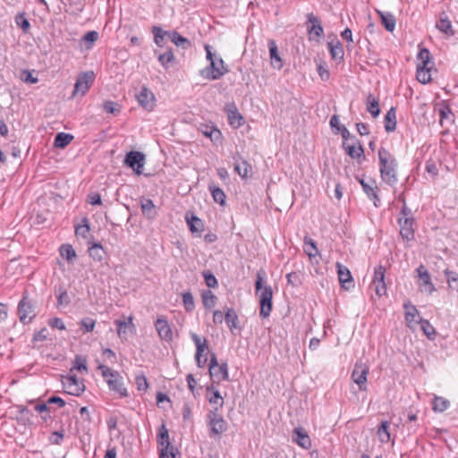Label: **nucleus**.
<instances>
[{
	"instance_id": "obj_1",
	"label": "nucleus",
	"mask_w": 458,
	"mask_h": 458,
	"mask_svg": "<svg viewBox=\"0 0 458 458\" xmlns=\"http://www.w3.org/2000/svg\"><path fill=\"white\" fill-rule=\"evenodd\" d=\"M380 177L389 186H394L398 182L397 161L386 148L381 147L377 152Z\"/></svg>"
},
{
	"instance_id": "obj_2",
	"label": "nucleus",
	"mask_w": 458,
	"mask_h": 458,
	"mask_svg": "<svg viewBox=\"0 0 458 458\" xmlns=\"http://www.w3.org/2000/svg\"><path fill=\"white\" fill-rule=\"evenodd\" d=\"M266 273L263 269L257 272L255 282V292L259 297V316L262 318L269 317L273 309V290L270 285H262Z\"/></svg>"
},
{
	"instance_id": "obj_3",
	"label": "nucleus",
	"mask_w": 458,
	"mask_h": 458,
	"mask_svg": "<svg viewBox=\"0 0 458 458\" xmlns=\"http://www.w3.org/2000/svg\"><path fill=\"white\" fill-rule=\"evenodd\" d=\"M206 57L209 61V65L200 70L199 74L207 80L216 81L220 79L228 72V69L225 65V62L221 57L215 58L212 53V47L205 45Z\"/></svg>"
},
{
	"instance_id": "obj_4",
	"label": "nucleus",
	"mask_w": 458,
	"mask_h": 458,
	"mask_svg": "<svg viewBox=\"0 0 458 458\" xmlns=\"http://www.w3.org/2000/svg\"><path fill=\"white\" fill-rule=\"evenodd\" d=\"M98 369L101 371L109 390L115 392L120 397H126L128 392L123 384V378L118 371L111 369L109 367L99 364Z\"/></svg>"
},
{
	"instance_id": "obj_5",
	"label": "nucleus",
	"mask_w": 458,
	"mask_h": 458,
	"mask_svg": "<svg viewBox=\"0 0 458 458\" xmlns=\"http://www.w3.org/2000/svg\"><path fill=\"white\" fill-rule=\"evenodd\" d=\"M433 67L432 57L428 48H420L417 55L416 78L423 84L431 81L430 71Z\"/></svg>"
},
{
	"instance_id": "obj_6",
	"label": "nucleus",
	"mask_w": 458,
	"mask_h": 458,
	"mask_svg": "<svg viewBox=\"0 0 458 458\" xmlns=\"http://www.w3.org/2000/svg\"><path fill=\"white\" fill-rule=\"evenodd\" d=\"M398 224L402 238L407 242L413 240L415 233V219L412 216L411 210L405 205L400 211Z\"/></svg>"
},
{
	"instance_id": "obj_7",
	"label": "nucleus",
	"mask_w": 458,
	"mask_h": 458,
	"mask_svg": "<svg viewBox=\"0 0 458 458\" xmlns=\"http://www.w3.org/2000/svg\"><path fill=\"white\" fill-rule=\"evenodd\" d=\"M159 445V458H176L174 439L169 436V431H159L157 438Z\"/></svg>"
},
{
	"instance_id": "obj_8",
	"label": "nucleus",
	"mask_w": 458,
	"mask_h": 458,
	"mask_svg": "<svg viewBox=\"0 0 458 458\" xmlns=\"http://www.w3.org/2000/svg\"><path fill=\"white\" fill-rule=\"evenodd\" d=\"M18 316L20 321L24 324H30L36 317L34 305L28 298V293H24L21 300L18 304Z\"/></svg>"
},
{
	"instance_id": "obj_9",
	"label": "nucleus",
	"mask_w": 458,
	"mask_h": 458,
	"mask_svg": "<svg viewBox=\"0 0 458 458\" xmlns=\"http://www.w3.org/2000/svg\"><path fill=\"white\" fill-rule=\"evenodd\" d=\"M94 81L95 73L93 71H88L80 73L74 84L72 97H75L78 94H80L81 96H84L92 86Z\"/></svg>"
},
{
	"instance_id": "obj_10",
	"label": "nucleus",
	"mask_w": 458,
	"mask_h": 458,
	"mask_svg": "<svg viewBox=\"0 0 458 458\" xmlns=\"http://www.w3.org/2000/svg\"><path fill=\"white\" fill-rule=\"evenodd\" d=\"M62 385L65 393L79 396L85 390V386L82 380H80L75 375H67L63 377Z\"/></svg>"
},
{
	"instance_id": "obj_11",
	"label": "nucleus",
	"mask_w": 458,
	"mask_h": 458,
	"mask_svg": "<svg viewBox=\"0 0 458 458\" xmlns=\"http://www.w3.org/2000/svg\"><path fill=\"white\" fill-rule=\"evenodd\" d=\"M416 272L419 277L418 285L420 292L432 294L436 291V288L427 268L423 265H420Z\"/></svg>"
},
{
	"instance_id": "obj_12",
	"label": "nucleus",
	"mask_w": 458,
	"mask_h": 458,
	"mask_svg": "<svg viewBox=\"0 0 458 458\" xmlns=\"http://www.w3.org/2000/svg\"><path fill=\"white\" fill-rule=\"evenodd\" d=\"M369 367L362 362H356L352 372V379L356 383L360 391L367 390V377Z\"/></svg>"
},
{
	"instance_id": "obj_13",
	"label": "nucleus",
	"mask_w": 458,
	"mask_h": 458,
	"mask_svg": "<svg viewBox=\"0 0 458 458\" xmlns=\"http://www.w3.org/2000/svg\"><path fill=\"white\" fill-rule=\"evenodd\" d=\"M385 274L386 268L382 265H378L375 267L371 285L374 287L375 293L378 297H382L386 294Z\"/></svg>"
},
{
	"instance_id": "obj_14",
	"label": "nucleus",
	"mask_w": 458,
	"mask_h": 458,
	"mask_svg": "<svg viewBox=\"0 0 458 458\" xmlns=\"http://www.w3.org/2000/svg\"><path fill=\"white\" fill-rule=\"evenodd\" d=\"M145 156L140 151H130L127 153L124 162L132 168L136 174H140L144 166Z\"/></svg>"
},
{
	"instance_id": "obj_15",
	"label": "nucleus",
	"mask_w": 458,
	"mask_h": 458,
	"mask_svg": "<svg viewBox=\"0 0 458 458\" xmlns=\"http://www.w3.org/2000/svg\"><path fill=\"white\" fill-rule=\"evenodd\" d=\"M307 31L310 36V39L321 38L324 35V29L321 25L320 20L312 13L307 15Z\"/></svg>"
},
{
	"instance_id": "obj_16",
	"label": "nucleus",
	"mask_w": 458,
	"mask_h": 458,
	"mask_svg": "<svg viewBox=\"0 0 458 458\" xmlns=\"http://www.w3.org/2000/svg\"><path fill=\"white\" fill-rule=\"evenodd\" d=\"M155 328L161 340L171 342L173 340V331L166 318H158L155 322Z\"/></svg>"
},
{
	"instance_id": "obj_17",
	"label": "nucleus",
	"mask_w": 458,
	"mask_h": 458,
	"mask_svg": "<svg viewBox=\"0 0 458 458\" xmlns=\"http://www.w3.org/2000/svg\"><path fill=\"white\" fill-rule=\"evenodd\" d=\"M137 100L140 106L148 111H151L155 106V96L147 87H142L137 95Z\"/></svg>"
},
{
	"instance_id": "obj_18",
	"label": "nucleus",
	"mask_w": 458,
	"mask_h": 458,
	"mask_svg": "<svg viewBox=\"0 0 458 458\" xmlns=\"http://www.w3.org/2000/svg\"><path fill=\"white\" fill-rule=\"evenodd\" d=\"M32 404L33 411L38 414L43 422L48 426V421L52 420V414L54 413L51 406H49L46 402H38L36 403H32Z\"/></svg>"
},
{
	"instance_id": "obj_19",
	"label": "nucleus",
	"mask_w": 458,
	"mask_h": 458,
	"mask_svg": "<svg viewBox=\"0 0 458 458\" xmlns=\"http://www.w3.org/2000/svg\"><path fill=\"white\" fill-rule=\"evenodd\" d=\"M229 124L233 128H240L244 123L243 116L239 113L236 106L233 103L226 108Z\"/></svg>"
},
{
	"instance_id": "obj_20",
	"label": "nucleus",
	"mask_w": 458,
	"mask_h": 458,
	"mask_svg": "<svg viewBox=\"0 0 458 458\" xmlns=\"http://www.w3.org/2000/svg\"><path fill=\"white\" fill-rule=\"evenodd\" d=\"M353 140L354 141L352 144H348L347 142L344 141L343 148L350 157L353 159H359L361 157V156H363L364 149L360 142L355 139V137H353Z\"/></svg>"
},
{
	"instance_id": "obj_21",
	"label": "nucleus",
	"mask_w": 458,
	"mask_h": 458,
	"mask_svg": "<svg viewBox=\"0 0 458 458\" xmlns=\"http://www.w3.org/2000/svg\"><path fill=\"white\" fill-rule=\"evenodd\" d=\"M207 397L209 403L214 407V411H218L224 405V398L221 396L220 392L214 386L207 387Z\"/></svg>"
},
{
	"instance_id": "obj_22",
	"label": "nucleus",
	"mask_w": 458,
	"mask_h": 458,
	"mask_svg": "<svg viewBox=\"0 0 458 458\" xmlns=\"http://www.w3.org/2000/svg\"><path fill=\"white\" fill-rule=\"evenodd\" d=\"M403 308L405 310V321L407 326L410 328H413L415 325L420 323L419 311L416 306L411 304L410 302L404 303Z\"/></svg>"
},
{
	"instance_id": "obj_23",
	"label": "nucleus",
	"mask_w": 458,
	"mask_h": 458,
	"mask_svg": "<svg viewBox=\"0 0 458 458\" xmlns=\"http://www.w3.org/2000/svg\"><path fill=\"white\" fill-rule=\"evenodd\" d=\"M234 171L243 179H246L249 177L250 174L251 173V165L250 163L241 157L240 156L234 157Z\"/></svg>"
},
{
	"instance_id": "obj_24",
	"label": "nucleus",
	"mask_w": 458,
	"mask_h": 458,
	"mask_svg": "<svg viewBox=\"0 0 458 458\" xmlns=\"http://www.w3.org/2000/svg\"><path fill=\"white\" fill-rule=\"evenodd\" d=\"M209 375L214 383L216 382L219 384L221 381L228 380L229 373L227 363L224 362L219 364L214 371L209 372Z\"/></svg>"
},
{
	"instance_id": "obj_25",
	"label": "nucleus",
	"mask_w": 458,
	"mask_h": 458,
	"mask_svg": "<svg viewBox=\"0 0 458 458\" xmlns=\"http://www.w3.org/2000/svg\"><path fill=\"white\" fill-rule=\"evenodd\" d=\"M269 55L271 59V65L277 70L282 69L284 64L278 54V48L274 39L268 41Z\"/></svg>"
},
{
	"instance_id": "obj_26",
	"label": "nucleus",
	"mask_w": 458,
	"mask_h": 458,
	"mask_svg": "<svg viewBox=\"0 0 458 458\" xmlns=\"http://www.w3.org/2000/svg\"><path fill=\"white\" fill-rule=\"evenodd\" d=\"M191 338L196 346V356H203L208 351V340L196 333H191Z\"/></svg>"
},
{
	"instance_id": "obj_27",
	"label": "nucleus",
	"mask_w": 458,
	"mask_h": 458,
	"mask_svg": "<svg viewBox=\"0 0 458 458\" xmlns=\"http://www.w3.org/2000/svg\"><path fill=\"white\" fill-rule=\"evenodd\" d=\"M208 425L210 429H223L225 426V421L217 411H211L208 414Z\"/></svg>"
},
{
	"instance_id": "obj_28",
	"label": "nucleus",
	"mask_w": 458,
	"mask_h": 458,
	"mask_svg": "<svg viewBox=\"0 0 458 458\" xmlns=\"http://www.w3.org/2000/svg\"><path fill=\"white\" fill-rule=\"evenodd\" d=\"M362 190L368 198L373 200L374 206L376 208H378L381 205L380 199L377 195L378 188L374 181H371L368 185H363Z\"/></svg>"
},
{
	"instance_id": "obj_29",
	"label": "nucleus",
	"mask_w": 458,
	"mask_h": 458,
	"mask_svg": "<svg viewBox=\"0 0 458 458\" xmlns=\"http://www.w3.org/2000/svg\"><path fill=\"white\" fill-rule=\"evenodd\" d=\"M377 13L379 15L381 23L385 29L389 32H393L396 24L395 17L391 13H386L382 11H377Z\"/></svg>"
},
{
	"instance_id": "obj_30",
	"label": "nucleus",
	"mask_w": 458,
	"mask_h": 458,
	"mask_svg": "<svg viewBox=\"0 0 458 458\" xmlns=\"http://www.w3.org/2000/svg\"><path fill=\"white\" fill-rule=\"evenodd\" d=\"M337 274H338V280L340 284L345 287L346 289L349 288V286L344 285L345 284H352V276L351 275L350 270L344 267V265L337 263Z\"/></svg>"
},
{
	"instance_id": "obj_31",
	"label": "nucleus",
	"mask_w": 458,
	"mask_h": 458,
	"mask_svg": "<svg viewBox=\"0 0 458 458\" xmlns=\"http://www.w3.org/2000/svg\"><path fill=\"white\" fill-rule=\"evenodd\" d=\"M151 31L153 33V39L155 44L158 47H163L165 45V38H169L170 31L164 30L160 26H153L151 28Z\"/></svg>"
},
{
	"instance_id": "obj_32",
	"label": "nucleus",
	"mask_w": 458,
	"mask_h": 458,
	"mask_svg": "<svg viewBox=\"0 0 458 458\" xmlns=\"http://www.w3.org/2000/svg\"><path fill=\"white\" fill-rule=\"evenodd\" d=\"M436 27L440 31L453 36L454 34V30H453L452 23L447 18L445 13H441L439 16V20L437 21Z\"/></svg>"
},
{
	"instance_id": "obj_33",
	"label": "nucleus",
	"mask_w": 458,
	"mask_h": 458,
	"mask_svg": "<svg viewBox=\"0 0 458 458\" xmlns=\"http://www.w3.org/2000/svg\"><path fill=\"white\" fill-rule=\"evenodd\" d=\"M328 49L333 59L342 61L344 55V50L342 43L335 39V41L328 43Z\"/></svg>"
},
{
	"instance_id": "obj_34",
	"label": "nucleus",
	"mask_w": 458,
	"mask_h": 458,
	"mask_svg": "<svg viewBox=\"0 0 458 458\" xmlns=\"http://www.w3.org/2000/svg\"><path fill=\"white\" fill-rule=\"evenodd\" d=\"M292 438L302 448L308 449L311 446V439L306 431H293Z\"/></svg>"
},
{
	"instance_id": "obj_35",
	"label": "nucleus",
	"mask_w": 458,
	"mask_h": 458,
	"mask_svg": "<svg viewBox=\"0 0 458 458\" xmlns=\"http://www.w3.org/2000/svg\"><path fill=\"white\" fill-rule=\"evenodd\" d=\"M169 38L176 47H180L182 49H188L191 46V41L176 30L169 32Z\"/></svg>"
},
{
	"instance_id": "obj_36",
	"label": "nucleus",
	"mask_w": 458,
	"mask_h": 458,
	"mask_svg": "<svg viewBox=\"0 0 458 458\" xmlns=\"http://www.w3.org/2000/svg\"><path fill=\"white\" fill-rule=\"evenodd\" d=\"M186 221L189 226V229L191 233H200L204 230V223L203 221L196 216L195 215H191V217L186 216Z\"/></svg>"
},
{
	"instance_id": "obj_37",
	"label": "nucleus",
	"mask_w": 458,
	"mask_h": 458,
	"mask_svg": "<svg viewBox=\"0 0 458 458\" xmlns=\"http://www.w3.org/2000/svg\"><path fill=\"white\" fill-rule=\"evenodd\" d=\"M114 324L117 326V334L120 338L126 337L127 328H130L131 330L134 328L132 317H129L128 321L116 319L114 320Z\"/></svg>"
},
{
	"instance_id": "obj_38",
	"label": "nucleus",
	"mask_w": 458,
	"mask_h": 458,
	"mask_svg": "<svg viewBox=\"0 0 458 458\" xmlns=\"http://www.w3.org/2000/svg\"><path fill=\"white\" fill-rule=\"evenodd\" d=\"M396 128V112L394 107H391L385 115V130L392 132Z\"/></svg>"
},
{
	"instance_id": "obj_39",
	"label": "nucleus",
	"mask_w": 458,
	"mask_h": 458,
	"mask_svg": "<svg viewBox=\"0 0 458 458\" xmlns=\"http://www.w3.org/2000/svg\"><path fill=\"white\" fill-rule=\"evenodd\" d=\"M89 244H90L88 250L89 257L95 261H102L105 255V250L101 243H91L89 242Z\"/></svg>"
},
{
	"instance_id": "obj_40",
	"label": "nucleus",
	"mask_w": 458,
	"mask_h": 458,
	"mask_svg": "<svg viewBox=\"0 0 458 458\" xmlns=\"http://www.w3.org/2000/svg\"><path fill=\"white\" fill-rule=\"evenodd\" d=\"M304 251L310 259H313L319 255L316 242L309 236L304 237Z\"/></svg>"
},
{
	"instance_id": "obj_41",
	"label": "nucleus",
	"mask_w": 458,
	"mask_h": 458,
	"mask_svg": "<svg viewBox=\"0 0 458 458\" xmlns=\"http://www.w3.org/2000/svg\"><path fill=\"white\" fill-rule=\"evenodd\" d=\"M450 406V402L442 396L434 395L432 400V409L435 412H444Z\"/></svg>"
},
{
	"instance_id": "obj_42",
	"label": "nucleus",
	"mask_w": 458,
	"mask_h": 458,
	"mask_svg": "<svg viewBox=\"0 0 458 458\" xmlns=\"http://www.w3.org/2000/svg\"><path fill=\"white\" fill-rule=\"evenodd\" d=\"M140 208L143 215L146 216L148 218L152 219L156 217V207L154 202L150 199H146L142 200Z\"/></svg>"
},
{
	"instance_id": "obj_43",
	"label": "nucleus",
	"mask_w": 458,
	"mask_h": 458,
	"mask_svg": "<svg viewBox=\"0 0 458 458\" xmlns=\"http://www.w3.org/2000/svg\"><path fill=\"white\" fill-rule=\"evenodd\" d=\"M367 111L372 115V117H377L380 114L378 99L369 94L367 97Z\"/></svg>"
},
{
	"instance_id": "obj_44",
	"label": "nucleus",
	"mask_w": 458,
	"mask_h": 458,
	"mask_svg": "<svg viewBox=\"0 0 458 458\" xmlns=\"http://www.w3.org/2000/svg\"><path fill=\"white\" fill-rule=\"evenodd\" d=\"M201 299L203 306L206 309H212L216 304V296L210 290H204L201 292Z\"/></svg>"
},
{
	"instance_id": "obj_45",
	"label": "nucleus",
	"mask_w": 458,
	"mask_h": 458,
	"mask_svg": "<svg viewBox=\"0 0 458 458\" xmlns=\"http://www.w3.org/2000/svg\"><path fill=\"white\" fill-rule=\"evenodd\" d=\"M73 140V136L69 133L59 132L56 134L54 141V146L55 148H64L67 145H69Z\"/></svg>"
},
{
	"instance_id": "obj_46",
	"label": "nucleus",
	"mask_w": 458,
	"mask_h": 458,
	"mask_svg": "<svg viewBox=\"0 0 458 458\" xmlns=\"http://www.w3.org/2000/svg\"><path fill=\"white\" fill-rule=\"evenodd\" d=\"M225 320L231 331L239 328L238 316L233 309H228L225 314Z\"/></svg>"
},
{
	"instance_id": "obj_47",
	"label": "nucleus",
	"mask_w": 458,
	"mask_h": 458,
	"mask_svg": "<svg viewBox=\"0 0 458 458\" xmlns=\"http://www.w3.org/2000/svg\"><path fill=\"white\" fill-rule=\"evenodd\" d=\"M157 60L164 68L167 69L169 64L175 61L173 49L168 48L165 53L158 55Z\"/></svg>"
},
{
	"instance_id": "obj_48",
	"label": "nucleus",
	"mask_w": 458,
	"mask_h": 458,
	"mask_svg": "<svg viewBox=\"0 0 458 458\" xmlns=\"http://www.w3.org/2000/svg\"><path fill=\"white\" fill-rule=\"evenodd\" d=\"M90 231L89 222L87 217L81 219V223L75 225V234L84 239L88 238Z\"/></svg>"
},
{
	"instance_id": "obj_49",
	"label": "nucleus",
	"mask_w": 458,
	"mask_h": 458,
	"mask_svg": "<svg viewBox=\"0 0 458 458\" xmlns=\"http://www.w3.org/2000/svg\"><path fill=\"white\" fill-rule=\"evenodd\" d=\"M448 286L454 291L458 292V273L449 269L444 271Z\"/></svg>"
},
{
	"instance_id": "obj_50",
	"label": "nucleus",
	"mask_w": 458,
	"mask_h": 458,
	"mask_svg": "<svg viewBox=\"0 0 458 458\" xmlns=\"http://www.w3.org/2000/svg\"><path fill=\"white\" fill-rule=\"evenodd\" d=\"M420 324L421 325V330L424 335L429 339L434 340L437 335L435 327L429 323L428 320L420 318Z\"/></svg>"
},
{
	"instance_id": "obj_51",
	"label": "nucleus",
	"mask_w": 458,
	"mask_h": 458,
	"mask_svg": "<svg viewBox=\"0 0 458 458\" xmlns=\"http://www.w3.org/2000/svg\"><path fill=\"white\" fill-rule=\"evenodd\" d=\"M209 191H211L212 197L216 203H219L220 205L225 204L226 197L224 191L221 188L215 185H211L209 186Z\"/></svg>"
},
{
	"instance_id": "obj_52",
	"label": "nucleus",
	"mask_w": 458,
	"mask_h": 458,
	"mask_svg": "<svg viewBox=\"0 0 458 458\" xmlns=\"http://www.w3.org/2000/svg\"><path fill=\"white\" fill-rule=\"evenodd\" d=\"M15 23L16 25L22 30L24 33H27L30 29V23L29 20L26 18L24 13H19L15 16Z\"/></svg>"
},
{
	"instance_id": "obj_53",
	"label": "nucleus",
	"mask_w": 458,
	"mask_h": 458,
	"mask_svg": "<svg viewBox=\"0 0 458 458\" xmlns=\"http://www.w3.org/2000/svg\"><path fill=\"white\" fill-rule=\"evenodd\" d=\"M182 303L187 312H191L195 309L193 295L191 292H185L182 294Z\"/></svg>"
},
{
	"instance_id": "obj_54",
	"label": "nucleus",
	"mask_w": 458,
	"mask_h": 458,
	"mask_svg": "<svg viewBox=\"0 0 458 458\" xmlns=\"http://www.w3.org/2000/svg\"><path fill=\"white\" fill-rule=\"evenodd\" d=\"M60 254L63 258H65L68 261H71L76 257V252L72 246L70 244H64L60 247Z\"/></svg>"
},
{
	"instance_id": "obj_55",
	"label": "nucleus",
	"mask_w": 458,
	"mask_h": 458,
	"mask_svg": "<svg viewBox=\"0 0 458 458\" xmlns=\"http://www.w3.org/2000/svg\"><path fill=\"white\" fill-rule=\"evenodd\" d=\"M72 369H77L78 371L81 372H88L87 359L84 356L77 355L74 359Z\"/></svg>"
},
{
	"instance_id": "obj_56",
	"label": "nucleus",
	"mask_w": 458,
	"mask_h": 458,
	"mask_svg": "<svg viewBox=\"0 0 458 458\" xmlns=\"http://www.w3.org/2000/svg\"><path fill=\"white\" fill-rule=\"evenodd\" d=\"M202 276L208 287L216 288L218 286L217 279L210 271H203Z\"/></svg>"
},
{
	"instance_id": "obj_57",
	"label": "nucleus",
	"mask_w": 458,
	"mask_h": 458,
	"mask_svg": "<svg viewBox=\"0 0 458 458\" xmlns=\"http://www.w3.org/2000/svg\"><path fill=\"white\" fill-rule=\"evenodd\" d=\"M103 109L106 113L118 114L121 111L120 106L114 101H106L103 104Z\"/></svg>"
},
{
	"instance_id": "obj_58",
	"label": "nucleus",
	"mask_w": 458,
	"mask_h": 458,
	"mask_svg": "<svg viewBox=\"0 0 458 458\" xmlns=\"http://www.w3.org/2000/svg\"><path fill=\"white\" fill-rule=\"evenodd\" d=\"M71 300L65 289L60 288L57 295V306H67Z\"/></svg>"
},
{
	"instance_id": "obj_59",
	"label": "nucleus",
	"mask_w": 458,
	"mask_h": 458,
	"mask_svg": "<svg viewBox=\"0 0 458 458\" xmlns=\"http://www.w3.org/2000/svg\"><path fill=\"white\" fill-rule=\"evenodd\" d=\"M98 39V33L95 30H91L87 32L83 38L82 40L88 43L87 48L89 49L92 47V45Z\"/></svg>"
},
{
	"instance_id": "obj_60",
	"label": "nucleus",
	"mask_w": 458,
	"mask_h": 458,
	"mask_svg": "<svg viewBox=\"0 0 458 458\" xmlns=\"http://www.w3.org/2000/svg\"><path fill=\"white\" fill-rule=\"evenodd\" d=\"M80 325L84 333L92 332L94 330L96 321L93 318H86L80 322Z\"/></svg>"
},
{
	"instance_id": "obj_61",
	"label": "nucleus",
	"mask_w": 458,
	"mask_h": 458,
	"mask_svg": "<svg viewBox=\"0 0 458 458\" xmlns=\"http://www.w3.org/2000/svg\"><path fill=\"white\" fill-rule=\"evenodd\" d=\"M135 382L139 391H146L148 387L147 377L143 374L136 376Z\"/></svg>"
},
{
	"instance_id": "obj_62",
	"label": "nucleus",
	"mask_w": 458,
	"mask_h": 458,
	"mask_svg": "<svg viewBox=\"0 0 458 458\" xmlns=\"http://www.w3.org/2000/svg\"><path fill=\"white\" fill-rule=\"evenodd\" d=\"M425 169L434 178L437 177L438 174V168L437 166V164L432 159H429L426 162Z\"/></svg>"
},
{
	"instance_id": "obj_63",
	"label": "nucleus",
	"mask_w": 458,
	"mask_h": 458,
	"mask_svg": "<svg viewBox=\"0 0 458 458\" xmlns=\"http://www.w3.org/2000/svg\"><path fill=\"white\" fill-rule=\"evenodd\" d=\"M377 436L381 443H394L392 439L391 431H377Z\"/></svg>"
},
{
	"instance_id": "obj_64",
	"label": "nucleus",
	"mask_w": 458,
	"mask_h": 458,
	"mask_svg": "<svg viewBox=\"0 0 458 458\" xmlns=\"http://www.w3.org/2000/svg\"><path fill=\"white\" fill-rule=\"evenodd\" d=\"M48 325L52 328H58L60 330L65 329V325L60 318H54L48 321Z\"/></svg>"
}]
</instances>
